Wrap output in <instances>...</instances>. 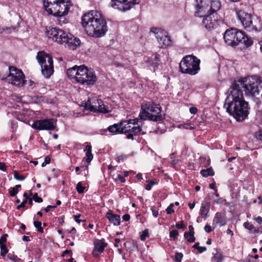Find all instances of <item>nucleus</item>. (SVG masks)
I'll list each match as a JSON object with an SVG mask.
<instances>
[{
    "mask_svg": "<svg viewBox=\"0 0 262 262\" xmlns=\"http://www.w3.org/2000/svg\"><path fill=\"white\" fill-rule=\"evenodd\" d=\"M160 61V56L156 54L154 58H150L147 60V62L148 64L154 68L155 71L159 66Z\"/></svg>",
    "mask_w": 262,
    "mask_h": 262,
    "instance_id": "nucleus-26",
    "label": "nucleus"
},
{
    "mask_svg": "<svg viewBox=\"0 0 262 262\" xmlns=\"http://www.w3.org/2000/svg\"><path fill=\"white\" fill-rule=\"evenodd\" d=\"M155 184V183L152 181L150 182L148 184H147L145 186V189L147 190H150L152 187V186Z\"/></svg>",
    "mask_w": 262,
    "mask_h": 262,
    "instance_id": "nucleus-51",
    "label": "nucleus"
},
{
    "mask_svg": "<svg viewBox=\"0 0 262 262\" xmlns=\"http://www.w3.org/2000/svg\"><path fill=\"white\" fill-rule=\"evenodd\" d=\"M51 161V159L49 156L46 157L45 159V161L42 163L41 166L45 167L47 164H48L50 163Z\"/></svg>",
    "mask_w": 262,
    "mask_h": 262,
    "instance_id": "nucleus-48",
    "label": "nucleus"
},
{
    "mask_svg": "<svg viewBox=\"0 0 262 262\" xmlns=\"http://www.w3.org/2000/svg\"><path fill=\"white\" fill-rule=\"evenodd\" d=\"M183 255L182 253H176L175 254L174 260L176 262H181Z\"/></svg>",
    "mask_w": 262,
    "mask_h": 262,
    "instance_id": "nucleus-40",
    "label": "nucleus"
},
{
    "mask_svg": "<svg viewBox=\"0 0 262 262\" xmlns=\"http://www.w3.org/2000/svg\"><path fill=\"white\" fill-rule=\"evenodd\" d=\"M210 209V204L208 203H202L200 210V214L202 217L206 219L208 216Z\"/></svg>",
    "mask_w": 262,
    "mask_h": 262,
    "instance_id": "nucleus-24",
    "label": "nucleus"
},
{
    "mask_svg": "<svg viewBox=\"0 0 262 262\" xmlns=\"http://www.w3.org/2000/svg\"><path fill=\"white\" fill-rule=\"evenodd\" d=\"M56 122L53 119L38 120L34 122L32 127L37 130H54Z\"/></svg>",
    "mask_w": 262,
    "mask_h": 262,
    "instance_id": "nucleus-12",
    "label": "nucleus"
},
{
    "mask_svg": "<svg viewBox=\"0 0 262 262\" xmlns=\"http://www.w3.org/2000/svg\"><path fill=\"white\" fill-rule=\"evenodd\" d=\"M213 260L214 262H222L223 260V256L222 254L216 252V253L214 254Z\"/></svg>",
    "mask_w": 262,
    "mask_h": 262,
    "instance_id": "nucleus-33",
    "label": "nucleus"
},
{
    "mask_svg": "<svg viewBox=\"0 0 262 262\" xmlns=\"http://www.w3.org/2000/svg\"><path fill=\"white\" fill-rule=\"evenodd\" d=\"M36 58L41 68L43 76L48 78L54 73V66L52 58L44 51L38 52Z\"/></svg>",
    "mask_w": 262,
    "mask_h": 262,
    "instance_id": "nucleus-8",
    "label": "nucleus"
},
{
    "mask_svg": "<svg viewBox=\"0 0 262 262\" xmlns=\"http://www.w3.org/2000/svg\"><path fill=\"white\" fill-rule=\"evenodd\" d=\"M188 228L189 230V233H190L191 234H194V228H193V226L192 225H190V226H189Z\"/></svg>",
    "mask_w": 262,
    "mask_h": 262,
    "instance_id": "nucleus-62",
    "label": "nucleus"
},
{
    "mask_svg": "<svg viewBox=\"0 0 262 262\" xmlns=\"http://www.w3.org/2000/svg\"><path fill=\"white\" fill-rule=\"evenodd\" d=\"M185 238H187V241L190 243H193L195 241V238L193 234H191L188 232H185L184 235Z\"/></svg>",
    "mask_w": 262,
    "mask_h": 262,
    "instance_id": "nucleus-32",
    "label": "nucleus"
},
{
    "mask_svg": "<svg viewBox=\"0 0 262 262\" xmlns=\"http://www.w3.org/2000/svg\"><path fill=\"white\" fill-rule=\"evenodd\" d=\"M204 15L203 20V26L207 29L215 28L217 26V22L214 18V16H212V13H208Z\"/></svg>",
    "mask_w": 262,
    "mask_h": 262,
    "instance_id": "nucleus-17",
    "label": "nucleus"
},
{
    "mask_svg": "<svg viewBox=\"0 0 262 262\" xmlns=\"http://www.w3.org/2000/svg\"><path fill=\"white\" fill-rule=\"evenodd\" d=\"M1 254L3 256H5V255L8 253V250L5 245H2L1 246Z\"/></svg>",
    "mask_w": 262,
    "mask_h": 262,
    "instance_id": "nucleus-39",
    "label": "nucleus"
},
{
    "mask_svg": "<svg viewBox=\"0 0 262 262\" xmlns=\"http://www.w3.org/2000/svg\"><path fill=\"white\" fill-rule=\"evenodd\" d=\"M130 215L128 214H125L122 217V219L124 221H128L130 220Z\"/></svg>",
    "mask_w": 262,
    "mask_h": 262,
    "instance_id": "nucleus-58",
    "label": "nucleus"
},
{
    "mask_svg": "<svg viewBox=\"0 0 262 262\" xmlns=\"http://www.w3.org/2000/svg\"><path fill=\"white\" fill-rule=\"evenodd\" d=\"M134 135H135L134 133H129L127 135V138L128 139H133Z\"/></svg>",
    "mask_w": 262,
    "mask_h": 262,
    "instance_id": "nucleus-61",
    "label": "nucleus"
},
{
    "mask_svg": "<svg viewBox=\"0 0 262 262\" xmlns=\"http://www.w3.org/2000/svg\"><path fill=\"white\" fill-rule=\"evenodd\" d=\"M45 35L49 39L59 45H64L65 47L72 50H75L80 45V40L79 38L57 27L51 26L47 27Z\"/></svg>",
    "mask_w": 262,
    "mask_h": 262,
    "instance_id": "nucleus-3",
    "label": "nucleus"
},
{
    "mask_svg": "<svg viewBox=\"0 0 262 262\" xmlns=\"http://www.w3.org/2000/svg\"><path fill=\"white\" fill-rule=\"evenodd\" d=\"M69 0H55L48 2L43 0V6L46 11L50 14L56 16H63L67 15L70 8Z\"/></svg>",
    "mask_w": 262,
    "mask_h": 262,
    "instance_id": "nucleus-6",
    "label": "nucleus"
},
{
    "mask_svg": "<svg viewBox=\"0 0 262 262\" xmlns=\"http://www.w3.org/2000/svg\"><path fill=\"white\" fill-rule=\"evenodd\" d=\"M8 236L7 234H3L0 238V245H4V243L6 242L7 237Z\"/></svg>",
    "mask_w": 262,
    "mask_h": 262,
    "instance_id": "nucleus-45",
    "label": "nucleus"
},
{
    "mask_svg": "<svg viewBox=\"0 0 262 262\" xmlns=\"http://www.w3.org/2000/svg\"><path fill=\"white\" fill-rule=\"evenodd\" d=\"M27 202L28 201L25 200L21 202V203L17 207V209H19L21 207H24L25 206V204L27 203Z\"/></svg>",
    "mask_w": 262,
    "mask_h": 262,
    "instance_id": "nucleus-57",
    "label": "nucleus"
},
{
    "mask_svg": "<svg viewBox=\"0 0 262 262\" xmlns=\"http://www.w3.org/2000/svg\"><path fill=\"white\" fill-rule=\"evenodd\" d=\"M76 190L78 193H82L84 192V190L85 189L84 186L82 185L81 182H78L76 186Z\"/></svg>",
    "mask_w": 262,
    "mask_h": 262,
    "instance_id": "nucleus-35",
    "label": "nucleus"
},
{
    "mask_svg": "<svg viewBox=\"0 0 262 262\" xmlns=\"http://www.w3.org/2000/svg\"><path fill=\"white\" fill-rule=\"evenodd\" d=\"M204 230L206 232L209 233L212 231L211 227L210 225H206Z\"/></svg>",
    "mask_w": 262,
    "mask_h": 262,
    "instance_id": "nucleus-56",
    "label": "nucleus"
},
{
    "mask_svg": "<svg viewBox=\"0 0 262 262\" xmlns=\"http://www.w3.org/2000/svg\"><path fill=\"white\" fill-rule=\"evenodd\" d=\"M151 211H152V215L155 217H157L158 216V214H159V211L158 209H157V208L155 207H153L151 208Z\"/></svg>",
    "mask_w": 262,
    "mask_h": 262,
    "instance_id": "nucleus-47",
    "label": "nucleus"
},
{
    "mask_svg": "<svg viewBox=\"0 0 262 262\" xmlns=\"http://www.w3.org/2000/svg\"><path fill=\"white\" fill-rule=\"evenodd\" d=\"M254 233H261L262 234V226L260 225L259 229H255Z\"/></svg>",
    "mask_w": 262,
    "mask_h": 262,
    "instance_id": "nucleus-60",
    "label": "nucleus"
},
{
    "mask_svg": "<svg viewBox=\"0 0 262 262\" xmlns=\"http://www.w3.org/2000/svg\"><path fill=\"white\" fill-rule=\"evenodd\" d=\"M179 232L177 230H173L170 232L169 236L175 239L178 235Z\"/></svg>",
    "mask_w": 262,
    "mask_h": 262,
    "instance_id": "nucleus-41",
    "label": "nucleus"
},
{
    "mask_svg": "<svg viewBox=\"0 0 262 262\" xmlns=\"http://www.w3.org/2000/svg\"><path fill=\"white\" fill-rule=\"evenodd\" d=\"M34 226L37 228V230L39 232L43 233V229L41 227V222L40 221H34Z\"/></svg>",
    "mask_w": 262,
    "mask_h": 262,
    "instance_id": "nucleus-34",
    "label": "nucleus"
},
{
    "mask_svg": "<svg viewBox=\"0 0 262 262\" xmlns=\"http://www.w3.org/2000/svg\"><path fill=\"white\" fill-rule=\"evenodd\" d=\"M246 95L258 99L262 97V80L256 76H249L235 81L226 93L224 107L237 121L244 120L249 114V104L244 98Z\"/></svg>",
    "mask_w": 262,
    "mask_h": 262,
    "instance_id": "nucleus-1",
    "label": "nucleus"
},
{
    "mask_svg": "<svg viewBox=\"0 0 262 262\" xmlns=\"http://www.w3.org/2000/svg\"><path fill=\"white\" fill-rule=\"evenodd\" d=\"M68 76L83 85H93L96 81L97 77L94 72L83 65L75 66L67 70Z\"/></svg>",
    "mask_w": 262,
    "mask_h": 262,
    "instance_id": "nucleus-4",
    "label": "nucleus"
},
{
    "mask_svg": "<svg viewBox=\"0 0 262 262\" xmlns=\"http://www.w3.org/2000/svg\"><path fill=\"white\" fill-rule=\"evenodd\" d=\"M112 6L114 9L121 11L129 10L134 5L138 4L139 0H112Z\"/></svg>",
    "mask_w": 262,
    "mask_h": 262,
    "instance_id": "nucleus-13",
    "label": "nucleus"
},
{
    "mask_svg": "<svg viewBox=\"0 0 262 262\" xmlns=\"http://www.w3.org/2000/svg\"><path fill=\"white\" fill-rule=\"evenodd\" d=\"M189 112L191 114H195L198 112V109L195 107H191L189 108Z\"/></svg>",
    "mask_w": 262,
    "mask_h": 262,
    "instance_id": "nucleus-53",
    "label": "nucleus"
},
{
    "mask_svg": "<svg viewBox=\"0 0 262 262\" xmlns=\"http://www.w3.org/2000/svg\"><path fill=\"white\" fill-rule=\"evenodd\" d=\"M145 108L148 111L151 115L156 117L159 115H164L161 114V109L159 104H156L153 102H148L145 104Z\"/></svg>",
    "mask_w": 262,
    "mask_h": 262,
    "instance_id": "nucleus-20",
    "label": "nucleus"
},
{
    "mask_svg": "<svg viewBox=\"0 0 262 262\" xmlns=\"http://www.w3.org/2000/svg\"><path fill=\"white\" fill-rule=\"evenodd\" d=\"M244 227L247 230H249L250 233H254L255 227L249 222L244 223Z\"/></svg>",
    "mask_w": 262,
    "mask_h": 262,
    "instance_id": "nucleus-31",
    "label": "nucleus"
},
{
    "mask_svg": "<svg viewBox=\"0 0 262 262\" xmlns=\"http://www.w3.org/2000/svg\"><path fill=\"white\" fill-rule=\"evenodd\" d=\"M0 170L5 171L7 170V167L6 165L3 163L0 162Z\"/></svg>",
    "mask_w": 262,
    "mask_h": 262,
    "instance_id": "nucleus-54",
    "label": "nucleus"
},
{
    "mask_svg": "<svg viewBox=\"0 0 262 262\" xmlns=\"http://www.w3.org/2000/svg\"><path fill=\"white\" fill-rule=\"evenodd\" d=\"M200 173L202 174L203 177H207L208 176H213L214 172L213 169L210 167L206 169H202L200 171Z\"/></svg>",
    "mask_w": 262,
    "mask_h": 262,
    "instance_id": "nucleus-29",
    "label": "nucleus"
},
{
    "mask_svg": "<svg viewBox=\"0 0 262 262\" xmlns=\"http://www.w3.org/2000/svg\"><path fill=\"white\" fill-rule=\"evenodd\" d=\"M100 103H102L101 99L97 98H92L89 99L85 103V107L92 112H97L98 105H99Z\"/></svg>",
    "mask_w": 262,
    "mask_h": 262,
    "instance_id": "nucleus-21",
    "label": "nucleus"
},
{
    "mask_svg": "<svg viewBox=\"0 0 262 262\" xmlns=\"http://www.w3.org/2000/svg\"><path fill=\"white\" fill-rule=\"evenodd\" d=\"M176 226L178 229H183L185 228V225H184L183 221H182L180 223H177Z\"/></svg>",
    "mask_w": 262,
    "mask_h": 262,
    "instance_id": "nucleus-52",
    "label": "nucleus"
},
{
    "mask_svg": "<svg viewBox=\"0 0 262 262\" xmlns=\"http://www.w3.org/2000/svg\"><path fill=\"white\" fill-rule=\"evenodd\" d=\"M196 1V12L195 16L203 17L205 14L210 12L209 2L210 0H195Z\"/></svg>",
    "mask_w": 262,
    "mask_h": 262,
    "instance_id": "nucleus-14",
    "label": "nucleus"
},
{
    "mask_svg": "<svg viewBox=\"0 0 262 262\" xmlns=\"http://www.w3.org/2000/svg\"><path fill=\"white\" fill-rule=\"evenodd\" d=\"M14 178L15 179L19 181H23L25 179L26 177L23 176H19L17 171H14Z\"/></svg>",
    "mask_w": 262,
    "mask_h": 262,
    "instance_id": "nucleus-37",
    "label": "nucleus"
},
{
    "mask_svg": "<svg viewBox=\"0 0 262 262\" xmlns=\"http://www.w3.org/2000/svg\"><path fill=\"white\" fill-rule=\"evenodd\" d=\"M59 18L58 20V24L62 26L63 24H67L68 23V19L62 16H58Z\"/></svg>",
    "mask_w": 262,
    "mask_h": 262,
    "instance_id": "nucleus-42",
    "label": "nucleus"
},
{
    "mask_svg": "<svg viewBox=\"0 0 262 262\" xmlns=\"http://www.w3.org/2000/svg\"><path fill=\"white\" fill-rule=\"evenodd\" d=\"M107 130L109 132L114 134H121L122 132L120 122L119 123H115L112 125L109 126L107 127Z\"/></svg>",
    "mask_w": 262,
    "mask_h": 262,
    "instance_id": "nucleus-27",
    "label": "nucleus"
},
{
    "mask_svg": "<svg viewBox=\"0 0 262 262\" xmlns=\"http://www.w3.org/2000/svg\"><path fill=\"white\" fill-rule=\"evenodd\" d=\"M256 137L258 139L262 140V132H259L257 133Z\"/></svg>",
    "mask_w": 262,
    "mask_h": 262,
    "instance_id": "nucleus-63",
    "label": "nucleus"
},
{
    "mask_svg": "<svg viewBox=\"0 0 262 262\" xmlns=\"http://www.w3.org/2000/svg\"><path fill=\"white\" fill-rule=\"evenodd\" d=\"M117 180L120 181L121 183H124L125 182V179L124 177L121 176V174H118L117 176L116 180L117 181Z\"/></svg>",
    "mask_w": 262,
    "mask_h": 262,
    "instance_id": "nucleus-49",
    "label": "nucleus"
},
{
    "mask_svg": "<svg viewBox=\"0 0 262 262\" xmlns=\"http://www.w3.org/2000/svg\"><path fill=\"white\" fill-rule=\"evenodd\" d=\"M80 216H81L80 214L74 215L73 216L74 220L75 221V222H76L78 224H80L82 221H83L82 220H81L79 219V217H80Z\"/></svg>",
    "mask_w": 262,
    "mask_h": 262,
    "instance_id": "nucleus-50",
    "label": "nucleus"
},
{
    "mask_svg": "<svg viewBox=\"0 0 262 262\" xmlns=\"http://www.w3.org/2000/svg\"><path fill=\"white\" fill-rule=\"evenodd\" d=\"M33 199L35 202L37 203H41L43 201L42 199L40 197H39L37 193H36L33 195Z\"/></svg>",
    "mask_w": 262,
    "mask_h": 262,
    "instance_id": "nucleus-43",
    "label": "nucleus"
},
{
    "mask_svg": "<svg viewBox=\"0 0 262 262\" xmlns=\"http://www.w3.org/2000/svg\"><path fill=\"white\" fill-rule=\"evenodd\" d=\"M139 117L141 119H148L156 122L160 121L164 118V115H159L156 117L155 115H151L149 112L145 108V104L142 106Z\"/></svg>",
    "mask_w": 262,
    "mask_h": 262,
    "instance_id": "nucleus-16",
    "label": "nucleus"
},
{
    "mask_svg": "<svg viewBox=\"0 0 262 262\" xmlns=\"http://www.w3.org/2000/svg\"><path fill=\"white\" fill-rule=\"evenodd\" d=\"M81 25L89 36L95 38L103 36L107 31L104 16L96 10L84 14L81 17Z\"/></svg>",
    "mask_w": 262,
    "mask_h": 262,
    "instance_id": "nucleus-2",
    "label": "nucleus"
},
{
    "mask_svg": "<svg viewBox=\"0 0 262 262\" xmlns=\"http://www.w3.org/2000/svg\"><path fill=\"white\" fill-rule=\"evenodd\" d=\"M236 29L227 30L224 33L225 42L228 46H235V35Z\"/></svg>",
    "mask_w": 262,
    "mask_h": 262,
    "instance_id": "nucleus-19",
    "label": "nucleus"
},
{
    "mask_svg": "<svg viewBox=\"0 0 262 262\" xmlns=\"http://www.w3.org/2000/svg\"><path fill=\"white\" fill-rule=\"evenodd\" d=\"M18 192V190L15 189V187L11 188L9 191L10 195L11 196H14Z\"/></svg>",
    "mask_w": 262,
    "mask_h": 262,
    "instance_id": "nucleus-46",
    "label": "nucleus"
},
{
    "mask_svg": "<svg viewBox=\"0 0 262 262\" xmlns=\"http://www.w3.org/2000/svg\"><path fill=\"white\" fill-rule=\"evenodd\" d=\"M173 204H170V205L166 209V212L168 214H170L174 212L173 209Z\"/></svg>",
    "mask_w": 262,
    "mask_h": 262,
    "instance_id": "nucleus-44",
    "label": "nucleus"
},
{
    "mask_svg": "<svg viewBox=\"0 0 262 262\" xmlns=\"http://www.w3.org/2000/svg\"><path fill=\"white\" fill-rule=\"evenodd\" d=\"M72 251L71 250H66L64 251L63 252L62 254V256H64L66 254H69L71 256L72 255Z\"/></svg>",
    "mask_w": 262,
    "mask_h": 262,
    "instance_id": "nucleus-59",
    "label": "nucleus"
},
{
    "mask_svg": "<svg viewBox=\"0 0 262 262\" xmlns=\"http://www.w3.org/2000/svg\"><path fill=\"white\" fill-rule=\"evenodd\" d=\"M214 203L216 204H220L222 203V199L221 198H217V199L214 201Z\"/></svg>",
    "mask_w": 262,
    "mask_h": 262,
    "instance_id": "nucleus-64",
    "label": "nucleus"
},
{
    "mask_svg": "<svg viewBox=\"0 0 262 262\" xmlns=\"http://www.w3.org/2000/svg\"><path fill=\"white\" fill-rule=\"evenodd\" d=\"M106 217L114 225L119 226L120 224V215L114 214L112 211L109 210L106 214Z\"/></svg>",
    "mask_w": 262,
    "mask_h": 262,
    "instance_id": "nucleus-23",
    "label": "nucleus"
},
{
    "mask_svg": "<svg viewBox=\"0 0 262 262\" xmlns=\"http://www.w3.org/2000/svg\"><path fill=\"white\" fill-rule=\"evenodd\" d=\"M150 32L155 34L160 48H166L172 46V41L167 31L161 28H151Z\"/></svg>",
    "mask_w": 262,
    "mask_h": 262,
    "instance_id": "nucleus-9",
    "label": "nucleus"
},
{
    "mask_svg": "<svg viewBox=\"0 0 262 262\" xmlns=\"http://www.w3.org/2000/svg\"><path fill=\"white\" fill-rule=\"evenodd\" d=\"M138 119H129L120 122L122 133H133L137 135L142 130Z\"/></svg>",
    "mask_w": 262,
    "mask_h": 262,
    "instance_id": "nucleus-11",
    "label": "nucleus"
},
{
    "mask_svg": "<svg viewBox=\"0 0 262 262\" xmlns=\"http://www.w3.org/2000/svg\"><path fill=\"white\" fill-rule=\"evenodd\" d=\"M200 60L192 55L183 57L179 64L180 71L182 73L190 75L196 74L200 70Z\"/></svg>",
    "mask_w": 262,
    "mask_h": 262,
    "instance_id": "nucleus-7",
    "label": "nucleus"
},
{
    "mask_svg": "<svg viewBox=\"0 0 262 262\" xmlns=\"http://www.w3.org/2000/svg\"><path fill=\"white\" fill-rule=\"evenodd\" d=\"M226 223L227 222L225 214L221 212H216L213 220V226H214V227L217 226H225Z\"/></svg>",
    "mask_w": 262,
    "mask_h": 262,
    "instance_id": "nucleus-22",
    "label": "nucleus"
},
{
    "mask_svg": "<svg viewBox=\"0 0 262 262\" xmlns=\"http://www.w3.org/2000/svg\"><path fill=\"white\" fill-rule=\"evenodd\" d=\"M94 245V249L92 253L94 257L98 256L100 253L104 251L105 248L107 246V244L103 239H95Z\"/></svg>",
    "mask_w": 262,
    "mask_h": 262,
    "instance_id": "nucleus-18",
    "label": "nucleus"
},
{
    "mask_svg": "<svg viewBox=\"0 0 262 262\" xmlns=\"http://www.w3.org/2000/svg\"><path fill=\"white\" fill-rule=\"evenodd\" d=\"M254 220L258 223L259 225L262 226V217L260 216H258L254 219Z\"/></svg>",
    "mask_w": 262,
    "mask_h": 262,
    "instance_id": "nucleus-55",
    "label": "nucleus"
},
{
    "mask_svg": "<svg viewBox=\"0 0 262 262\" xmlns=\"http://www.w3.org/2000/svg\"><path fill=\"white\" fill-rule=\"evenodd\" d=\"M9 71L10 74L6 77V81L17 86H23L25 81L23 72L14 67H9Z\"/></svg>",
    "mask_w": 262,
    "mask_h": 262,
    "instance_id": "nucleus-10",
    "label": "nucleus"
},
{
    "mask_svg": "<svg viewBox=\"0 0 262 262\" xmlns=\"http://www.w3.org/2000/svg\"><path fill=\"white\" fill-rule=\"evenodd\" d=\"M237 17L245 29L248 31H260L261 25L259 18L242 10H237Z\"/></svg>",
    "mask_w": 262,
    "mask_h": 262,
    "instance_id": "nucleus-5",
    "label": "nucleus"
},
{
    "mask_svg": "<svg viewBox=\"0 0 262 262\" xmlns=\"http://www.w3.org/2000/svg\"><path fill=\"white\" fill-rule=\"evenodd\" d=\"M148 236H149V233H148V229H145L141 234L140 239L142 241H144Z\"/></svg>",
    "mask_w": 262,
    "mask_h": 262,
    "instance_id": "nucleus-38",
    "label": "nucleus"
},
{
    "mask_svg": "<svg viewBox=\"0 0 262 262\" xmlns=\"http://www.w3.org/2000/svg\"><path fill=\"white\" fill-rule=\"evenodd\" d=\"M97 112L102 113H108L109 112L108 107L106 105H105L102 102V103H100L99 105H98V109H97Z\"/></svg>",
    "mask_w": 262,
    "mask_h": 262,
    "instance_id": "nucleus-30",
    "label": "nucleus"
},
{
    "mask_svg": "<svg viewBox=\"0 0 262 262\" xmlns=\"http://www.w3.org/2000/svg\"><path fill=\"white\" fill-rule=\"evenodd\" d=\"M84 151H86L85 156H86V161L88 163L90 162L93 158V156L92 153V146L90 145H87L85 146V148Z\"/></svg>",
    "mask_w": 262,
    "mask_h": 262,
    "instance_id": "nucleus-28",
    "label": "nucleus"
},
{
    "mask_svg": "<svg viewBox=\"0 0 262 262\" xmlns=\"http://www.w3.org/2000/svg\"><path fill=\"white\" fill-rule=\"evenodd\" d=\"M194 248L197 249L200 252L202 253L206 251L207 248L206 247L199 246V243H196L193 246Z\"/></svg>",
    "mask_w": 262,
    "mask_h": 262,
    "instance_id": "nucleus-36",
    "label": "nucleus"
},
{
    "mask_svg": "<svg viewBox=\"0 0 262 262\" xmlns=\"http://www.w3.org/2000/svg\"><path fill=\"white\" fill-rule=\"evenodd\" d=\"M239 43L245 45L247 47L251 46L253 41L243 31L236 29L235 35V46Z\"/></svg>",
    "mask_w": 262,
    "mask_h": 262,
    "instance_id": "nucleus-15",
    "label": "nucleus"
},
{
    "mask_svg": "<svg viewBox=\"0 0 262 262\" xmlns=\"http://www.w3.org/2000/svg\"><path fill=\"white\" fill-rule=\"evenodd\" d=\"M221 7V3L219 0H210L209 2L210 12L209 13H214L219 10Z\"/></svg>",
    "mask_w": 262,
    "mask_h": 262,
    "instance_id": "nucleus-25",
    "label": "nucleus"
}]
</instances>
